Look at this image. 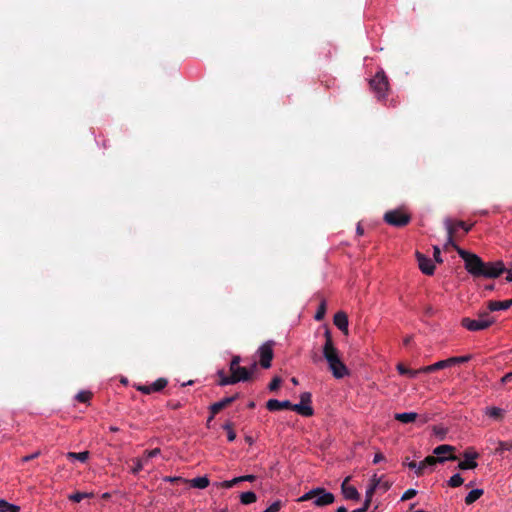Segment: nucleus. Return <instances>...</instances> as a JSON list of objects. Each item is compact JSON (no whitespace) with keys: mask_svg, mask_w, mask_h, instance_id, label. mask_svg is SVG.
I'll return each instance as SVG.
<instances>
[{"mask_svg":"<svg viewBox=\"0 0 512 512\" xmlns=\"http://www.w3.org/2000/svg\"><path fill=\"white\" fill-rule=\"evenodd\" d=\"M457 253L463 259L467 272L474 278H497L505 271L502 261L486 263L478 255L462 248H457Z\"/></svg>","mask_w":512,"mask_h":512,"instance_id":"nucleus-1","label":"nucleus"},{"mask_svg":"<svg viewBox=\"0 0 512 512\" xmlns=\"http://www.w3.org/2000/svg\"><path fill=\"white\" fill-rule=\"evenodd\" d=\"M324 337L325 343L322 348V353L328 364L329 370L336 379L344 378L349 375V370L340 358L339 351L334 345L329 329L325 330Z\"/></svg>","mask_w":512,"mask_h":512,"instance_id":"nucleus-2","label":"nucleus"},{"mask_svg":"<svg viewBox=\"0 0 512 512\" xmlns=\"http://www.w3.org/2000/svg\"><path fill=\"white\" fill-rule=\"evenodd\" d=\"M312 499H314L313 503L315 506L323 507L334 503L335 496L331 492H327L324 488L317 487L302 495L298 501L304 502Z\"/></svg>","mask_w":512,"mask_h":512,"instance_id":"nucleus-3","label":"nucleus"},{"mask_svg":"<svg viewBox=\"0 0 512 512\" xmlns=\"http://www.w3.org/2000/svg\"><path fill=\"white\" fill-rule=\"evenodd\" d=\"M495 322V318L489 315V312L479 314V319L463 318L461 324L469 331H479L490 327Z\"/></svg>","mask_w":512,"mask_h":512,"instance_id":"nucleus-4","label":"nucleus"},{"mask_svg":"<svg viewBox=\"0 0 512 512\" xmlns=\"http://www.w3.org/2000/svg\"><path fill=\"white\" fill-rule=\"evenodd\" d=\"M370 87L378 99H383L386 97L389 90V82L383 70L377 72L375 76L370 80Z\"/></svg>","mask_w":512,"mask_h":512,"instance_id":"nucleus-5","label":"nucleus"},{"mask_svg":"<svg viewBox=\"0 0 512 512\" xmlns=\"http://www.w3.org/2000/svg\"><path fill=\"white\" fill-rule=\"evenodd\" d=\"M384 220L391 226L404 227L410 222L411 216L402 210L395 209L387 211L384 214Z\"/></svg>","mask_w":512,"mask_h":512,"instance_id":"nucleus-6","label":"nucleus"},{"mask_svg":"<svg viewBox=\"0 0 512 512\" xmlns=\"http://www.w3.org/2000/svg\"><path fill=\"white\" fill-rule=\"evenodd\" d=\"M447 460H457V456L455 455H450V456H447V457H435V456H427L423 461H421L419 464H418V469L415 471L417 476H421L424 474V471L427 467H432L434 465H436L437 463H443Z\"/></svg>","mask_w":512,"mask_h":512,"instance_id":"nucleus-7","label":"nucleus"},{"mask_svg":"<svg viewBox=\"0 0 512 512\" xmlns=\"http://www.w3.org/2000/svg\"><path fill=\"white\" fill-rule=\"evenodd\" d=\"M272 346H273V342L268 341V342L264 343L263 345H261L258 349V354L260 357L259 363L264 369H268L271 367V361L274 356Z\"/></svg>","mask_w":512,"mask_h":512,"instance_id":"nucleus-8","label":"nucleus"},{"mask_svg":"<svg viewBox=\"0 0 512 512\" xmlns=\"http://www.w3.org/2000/svg\"><path fill=\"white\" fill-rule=\"evenodd\" d=\"M463 457L464 460L460 461L458 464L460 470L475 469L478 466L475 460L479 457V454L472 448L466 449L463 453Z\"/></svg>","mask_w":512,"mask_h":512,"instance_id":"nucleus-9","label":"nucleus"},{"mask_svg":"<svg viewBox=\"0 0 512 512\" xmlns=\"http://www.w3.org/2000/svg\"><path fill=\"white\" fill-rule=\"evenodd\" d=\"M416 258L418 261V265L422 273L426 275H433L435 271V265L432 260L426 257L424 254L420 252H416Z\"/></svg>","mask_w":512,"mask_h":512,"instance_id":"nucleus-10","label":"nucleus"},{"mask_svg":"<svg viewBox=\"0 0 512 512\" xmlns=\"http://www.w3.org/2000/svg\"><path fill=\"white\" fill-rule=\"evenodd\" d=\"M239 394L236 393L232 396H229V397H225L223 398L222 400L218 401V402H215L213 403L211 406H210V413H212V417H214L216 414H218L221 410H223L224 408L228 407L230 404H232L237 398H238Z\"/></svg>","mask_w":512,"mask_h":512,"instance_id":"nucleus-11","label":"nucleus"},{"mask_svg":"<svg viewBox=\"0 0 512 512\" xmlns=\"http://www.w3.org/2000/svg\"><path fill=\"white\" fill-rule=\"evenodd\" d=\"M230 375L235 379L236 383L238 382H246L251 380V371L246 367L237 366L234 368H230Z\"/></svg>","mask_w":512,"mask_h":512,"instance_id":"nucleus-12","label":"nucleus"},{"mask_svg":"<svg viewBox=\"0 0 512 512\" xmlns=\"http://www.w3.org/2000/svg\"><path fill=\"white\" fill-rule=\"evenodd\" d=\"M349 480H350V477L348 476L342 482V485H341L342 494L346 499L358 501L360 499V494L354 486L348 485Z\"/></svg>","mask_w":512,"mask_h":512,"instance_id":"nucleus-13","label":"nucleus"},{"mask_svg":"<svg viewBox=\"0 0 512 512\" xmlns=\"http://www.w3.org/2000/svg\"><path fill=\"white\" fill-rule=\"evenodd\" d=\"M333 322L335 326L341 330L345 335L348 334V317L346 313L340 311L334 315Z\"/></svg>","mask_w":512,"mask_h":512,"instance_id":"nucleus-14","label":"nucleus"},{"mask_svg":"<svg viewBox=\"0 0 512 512\" xmlns=\"http://www.w3.org/2000/svg\"><path fill=\"white\" fill-rule=\"evenodd\" d=\"M292 403L289 400L279 401L277 399H270L266 403V408L273 412L282 409H290L291 410Z\"/></svg>","mask_w":512,"mask_h":512,"instance_id":"nucleus-15","label":"nucleus"},{"mask_svg":"<svg viewBox=\"0 0 512 512\" xmlns=\"http://www.w3.org/2000/svg\"><path fill=\"white\" fill-rule=\"evenodd\" d=\"M512 307V298L504 301H489L487 303V308L490 312L499 311V310H507Z\"/></svg>","mask_w":512,"mask_h":512,"instance_id":"nucleus-16","label":"nucleus"},{"mask_svg":"<svg viewBox=\"0 0 512 512\" xmlns=\"http://www.w3.org/2000/svg\"><path fill=\"white\" fill-rule=\"evenodd\" d=\"M291 410L297 412L304 417H310L314 414V409L311 405H303L301 403L292 404Z\"/></svg>","mask_w":512,"mask_h":512,"instance_id":"nucleus-17","label":"nucleus"},{"mask_svg":"<svg viewBox=\"0 0 512 512\" xmlns=\"http://www.w3.org/2000/svg\"><path fill=\"white\" fill-rule=\"evenodd\" d=\"M380 485V478L377 477V475H373V477L370 480V485L366 490L365 499H369L370 502L372 501V497L376 491V489Z\"/></svg>","mask_w":512,"mask_h":512,"instance_id":"nucleus-18","label":"nucleus"},{"mask_svg":"<svg viewBox=\"0 0 512 512\" xmlns=\"http://www.w3.org/2000/svg\"><path fill=\"white\" fill-rule=\"evenodd\" d=\"M455 450H456V448L454 446L443 444V445L437 446L434 449L433 453L435 455H437V457H445L444 456L445 454H449L448 456L454 455L453 453Z\"/></svg>","mask_w":512,"mask_h":512,"instance_id":"nucleus-19","label":"nucleus"},{"mask_svg":"<svg viewBox=\"0 0 512 512\" xmlns=\"http://www.w3.org/2000/svg\"><path fill=\"white\" fill-rule=\"evenodd\" d=\"M417 417L418 414L415 412L395 414V419L404 424L414 422L417 419Z\"/></svg>","mask_w":512,"mask_h":512,"instance_id":"nucleus-20","label":"nucleus"},{"mask_svg":"<svg viewBox=\"0 0 512 512\" xmlns=\"http://www.w3.org/2000/svg\"><path fill=\"white\" fill-rule=\"evenodd\" d=\"M191 487L198 489H205L209 486V479L206 476L196 477L188 481Z\"/></svg>","mask_w":512,"mask_h":512,"instance_id":"nucleus-21","label":"nucleus"},{"mask_svg":"<svg viewBox=\"0 0 512 512\" xmlns=\"http://www.w3.org/2000/svg\"><path fill=\"white\" fill-rule=\"evenodd\" d=\"M447 367H448V363H447V360L445 359V360L438 361L432 365L422 367L421 371H422V373H431V372H434V371H437L440 369H444Z\"/></svg>","mask_w":512,"mask_h":512,"instance_id":"nucleus-22","label":"nucleus"},{"mask_svg":"<svg viewBox=\"0 0 512 512\" xmlns=\"http://www.w3.org/2000/svg\"><path fill=\"white\" fill-rule=\"evenodd\" d=\"M397 370L401 375H407L410 378H415L418 374L422 373L421 368L417 370L409 369L402 363L397 365Z\"/></svg>","mask_w":512,"mask_h":512,"instance_id":"nucleus-23","label":"nucleus"},{"mask_svg":"<svg viewBox=\"0 0 512 512\" xmlns=\"http://www.w3.org/2000/svg\"><path fill=\"white\" fill-rule=\"evenodd\" d=\"M483 493H484V491L482 489L471 490L465 497V503L467 505L473 504L475 501H477L483 495Z\"/></svg>","mask_w":512,"mask_h":512,"instance_id":"nucleus-24","label":"nucleus"},{"mask_svg":"<svg viewBox=\"0 0 512 512\" xmlns=\"http://www.w3.org/2000/svg\"><path fill=\"white\" fill-rule=\"evenodd\" d=\"M218 377H219V381H218V384L220 386H226V385H232V384H236V381L234 378H232L231 375L227 376L225 374V372L223 370H219L218 373H217Z\"/></svg>","mask_w":512,"mask_h":512,"instance_id":"nucleus-25","label":"nucleus"},{"mask_svg":"<svg viewBox=\"0 0 512 512\" xmlns=\"http://www.w3.org/2000/svg\"><path fill=\"white\" fill-rule=\"evenodd\" d=\"M257 496L253 491H247L240 494V502L244 505H249L256 502Z\"/></svg>","mask_w":512,"mask_h":512,"instance_id":"nucleus-26","label":"nucleus"},{"mask_svg":"<svg viewBox=\"0 0 512 512\" xmlns=\"http://www.w3.org/2000/svg\"><path fill=\"white\" fill-rule=\"evenodd\" d=\"M0 512H20V507L7 502L4 499L0 500Z\"/></svg>","mask_w":512,"mask_h":512,"instance_id":"nucleus-27","label":"nucleus"},{"mask_svg":"<svg viewBox=\"0 0 512 512\" xmlns=\"http://www.w3.org/2000/svg\"><path fill=\"white\" fill-rule=\"evenodd\" d=\"M94 496L93 493L87 492H75L68 496V499L74 503H79L85 498H92Z\"/></svg>","mask_w":512,"mask_h":512,"instance_id":"nucleus-28","label":"nucleus"},{"mask_svg":"<svg viewBox=\"0 0 512 512\" xmlns=\"http://www.w3.org/2000/svg\"><path fill=\"white\" fill-rule=\"evenodd\" d=\"M89 451H83V452H79V453H76V452H68L66 454V457L67 459L71 460V459H77L81 462H86L89 458Z\"/></svg>","mask_w":512,"mask_h":512,"instance_id":"nucleus-29","label":"nucleus"},{"mask_svg":"<svg viewBox=\"0 0 512 512\" xmlns=\"http://www.w3.org/2000/svg\"><path fill=\"white\" fill-rule=\"evenodd\" d=\"M470 359H471V355H465V356L450 357V358H448L446 360H447V363H448V367H451L453 365L466 363Z\"/></svg>","mask_w":512,"mask_h":512,"instance_id":"nucleus-30","label":"nucleus"},{"mask_svg":"<svg viewBox=\"0 0 512 512\" xmlns=\"http://www.w3.org/2000/svg\"><path fill=\"white\" fill-rule=\"evenodd\" d=\"M486 414L493 419L501 420L504 416V410L498 407H490Z\"/></svg>","mask_w":512,"mask_h":512,"instance_id":"nucleus-31","label":"nucleus"},{"mask_svg":"<svg viewBox=\"0 0 512 512\" xmlns=\"http://www.w3.org/2000/svg\"><path fill=\"white\" fill-rule=\"evenodd\" d=\"M444 224L447 230V235L449 237L455 238L458 229V227L455 225V222L452 221L450 218H446Z\"/></svg>","mask_w":512,"mask_h":512,"instance_id":"nucleus-32","label":"nucleus"},{"mask_svg":"<svg viewBox=\"0 0 512 512\" xmlns=\"http://www.w3.org/2000/svg\"><path fill=\"white\" fill-rule=\"evenodd\" d=\"M168 384L167 379L165 378H158L155 382L151 384V389L153 392H159L162 389H164Z\"/></svg>","mask_w":512,"mask_h":512,"instance_id":"nucleus-33","label":"nucleus"},{"mask_svg":"<svg viewBox=\"0 0 512 512\" xmlns=\"http://www.w3.org/2000/svg\"><path fill=\"white\" fill-rule=\"evenodd\" d=\"M233 423L228 421L223 425V429L227 431V439L232 442L236 439V433L233 429Z\"/></svg>","mask_w":512,"mask_h":512,"instance_id":"nucleus-34","label":"nucleus"},{"mask_svg":"<svg viewBox=\"0 0 512 512\" xmlns=\"http://www.w3.org/2000/svg\"><path fill=\"white\" fill-rule=\"evenodd\" d=\"M512 449V442L508 441H499L498 446L495 449V454L502 455L504 451H508Z\"/></svg>","mask_w":512,"mask_h":512,"instance_id":"nucleus-35","label":"nucleus"},{"mask_svg":"<svg viewBox=\"0 0 512 512\" xmlns=\"http://www.w3.org/2000/svg\"><path fill=\"white\" fill-rule=\"evenodd\" d=\"M463 482H464V479L461 477V475H460V474H458V473H457V474H454V475L449 479V481H448V485H449L450 487L455 488V487H459V486H461V485L463 484Z\"/></svg>","mask_w":512,"mask_h":512,"instance_id":"nucleus-36","label":"nucleus"},{"mask_svg":"<svg viewBox=\"0 0 512 512\" xmlns=\"http://www.w3.org/2000/svg\"><path fill=\"white\" fill-rule=\"evenodd\" d=\"M325 313H326V302H325V300H322L321 303L319 304V307L314 316L315 320L321 321L324 318Z\"/></svg>","mask_w":512,"mask_h":512,"instance_id":"nucleus-37","label":"nucleus"},{"mask_svg":"<svg viewBox=\"0 0 512 512\" xmlns=\"http://www.w3.org/2000/svg\"><path fill=\"white\" fill-rule=\"evenodd\" d=\"M92 397V393L90 391H80L76 395V399L81 403H88Z\"/></svg>","mask_w":512,"mask_h":512,"instance_id":"nucleus-38","label":"nucleus"},{"mask_svg":"<svg viewBox=\"0 0 512 512\" xmlns=\"http://www.w3.org/2000/svg\"><path fill=\"white\" fill-rule=\"evenodd\" d=\"M135 462V465L134 467L132 468L131 472L134 474V475H137L144 467V463H146L145 459H135L134 460Z\"/></svg>","mask_w":512,"mask_h":512,"instance_id":"nucleus-39","label":"nucleus"},{"mask_svg":"<svg viewBox=\"0 0 512 512\" xmlns=\"http://www.w3.org/2000/svg\"><path fill=\"white\" fill-rule=\"evenodd\" d=\"M281 378L280 377H274L271 382L269 383L268 385V389L271 391V392H274V391H277L281 385Z\"/></svg>","mask_w":512,"mask_h":512,"instance_id":"nucleus-40","label":"nucleus"},{"mask_svg":"<svg viewBox=\"0 0 512 512\" xmlns=\"http://www.w3.org/2000/svg\"><path fill=\"white\" fill-rule=\"evenodd\" d=\"M312 395L310 392H303L300 395V403L303 405H311Z\"/></svg>","mask_w":512,"mask_h":512,"instance_id":"nucleus-41","label":"nucleus"},{"mask_svg":"<svg viewBox=\"0 0 512 512\" xmlns=\"http://www.w3.org/2000/svg\"><path fill=\"white\" fill-rule=\"evenodd\" d=\"M417 495V491L415 489H408L406 490L402 497H401V501H407V500H410L412 499L413 497H415Z\"/></svg>","mask_w":512,"mask_h":512,"instance_id":"nucleus-42","label":"nucleus"},{"mask_svg":"<svg viewBox=\"0 0 512 512\" xmlns=\"http://www.w3.org/2000/svg\"><path fill=\"white\" fill-rule=\"evenodd\" d=\"M160 452H161V450L159 448H154L152 450L145 451V454H144L145 461L147 462L149 459L156 457L157 455L160 454Z\"/></svg>","mask_w":512,"mask_h":512,"instance_id":"nucleus-43","label":"nucleus"},{"mask_svg":"<svg viewBox=\"0 0 512 512\" xmlns=\"http://www.w3.org/2000/svg\"><path fill=\"white\" fill-rule=\"evenodd\" d=\"M282 501L277 500L273 502L267 509H265L266 512H278L282 507Z\"/></svg>","mask_w":512,"mask_h":512,"instance_id":"nucleus-44","label":"nucleus"},{"mask_svg":"<svg viewBox=\"0 0 512 512\" xmlns=\"http://www.w3.org/2000/svg\"><path fill=\"white\" fill-rule=\"evenodd\" d=\"M239 482H240L239 477H236V478H233L232 480L223 481L222 483H220V486L228 489V488H232L234 485L238 484Z\"/></svg>","mask_w":512,"mask_h":512,"instance_id":"nucleus-45","label":"nucleus"},{"mask_svg":"<svg viewBox=\"0 0 512 512\" xmlns=\"http://www.w3.org/2000/svg\"><path fill=\"white\" fill-rule=\"evenodd\" d=\"M163 480L165 482H170V483L187 482V480L183 479L182 477H178V476H166V477H164Z\"/></svg>","mask_w":512,"mask_h":512,"instance_id":"nucleus-46","label":"nucleus"},{"mask_svg":"<svg viewBox=\"0 0 512 512\" xmlns=\"http://www.w3.org/2000/svg\"><path fill=\"white\" fill-rule=\"evenodd\" d=\"M455 222V225L458 227V228H461L464 230L465 233H468L471 229H472V224L471 225H468L466 224L464 221H454Z\"/></svg>","mask_w":512,"mask_h":512,"instance_id":"nucleus-47","label":"nucleus"},{"mask_svg":"<svg viewBox=\"0 0 512 512\" xmlns=\"http://www.w3.org/2000/svg\"><path fill=\"white\" fill-rule=\"evenodd\" d=\"M433 256H434V259L437 263H442L443 260L441 258V251H440V248L438 246H434L433 247Z\"/></svg>","mask_w":512,"mask_h":512,"instance_id":"nucleus-48","label":"nucleus"},{"mask_svg":"<svg viewBox=\"0 0 512 512\" xmlns=\"http://www.w3.org/2000/svg\"><path fill=\"white\" fill-rule=\"evenodd\" d=\"M450 246H451V247H453L456 251H457V248H460V247L456 244V242H455V238H453V237H449V236H448V237H447V241H446V243H445V245H444V248H445V249H447V248H448V247H450Z\"/></svg>","mask_w":512,"mask_h":512,"instance_id":"nucleus-49","label":"nucleus"},{"mask_svg":"<svg viewBox=\"0 0 512 512\" xmlns=\"http://www.w3.org/2000/svg\"><path fill=\"white\" fill-rule=\"evenodd\" d=\"M370 504H371L370 500L369 499H365L364 504L362 505V507L357 508V509H355V510H353L351 512H367V510L370 507Z\"/></svg>","mask_w":512,"mask_h":512,"instance_id":"nucleus-50","label":"nucleus"},{"mask_svg":"<svg viewBox=\"0 0 512 512\" xmlns=\"http://www.w3.org/2000/svg\"><path fill=\"white\" fill-rule=\"evenodd\" d=\"M240 362H241V357L240 356H238V355L233 356V358L231 359V362H230L229 369L237 367V366H240Z\"/></svg>","mask_w":512,"mask_h":512,"instance_id":"nucleus-51","label":"nucleus"},{"mask_svg":"<svg viewBox=\"0 0 512 512\" xmlns=\"http://www.w3.org/2000/svg\"><path fill=\"white\" fill-rule=\"evenodd\" d=\"M137 390L142 392V393H144V394H150V393L153 392V390L151 389V384L150 385L138 386Z\"/></svg>","mask_w":512,"mask_h":512,"instance_id":"nucleus-52","label":"nucleus"},{"mask_svg":"<svg viewBox=\"0 0 512 512\" xmlns=\"http://www.w3.org/2000/svg\"><path fill=\"white\" fill-rule=\"evenodd\" d=\"M39 455H40V452L37 451V452H35L33 454L26 455V456L22 457L21 461L22 462H28V461H31V460L37 458Z\"/></svg>","mask_w":512,"mask_h":512,"instance_id":"nucleus-53","label":"nucleus"},{"mask_svg":"<svg viewBox=\"0 0 512 512\" xmlns=\"http://www.w3.org/2000/svg\"><path fill=\"white\" fill-rule=\"evenodd\" d=\"M167 406H168L169 408L173 409V410H176V409L181 408V407H182V404H181V402H179V401H169V402L167 403Z\"/></svg>","mask_w":512,"mask_h":512,"instance_id":"nucleus-54","label":"nucleus"},{"mask_svg":"<svg viewBox=\"0 0 512 512\" xmlns=\"http://www.w3.org/2000/svg\"><path fill=\"white\" fill-rule=\"evenodd\" d=\"M409 458L407 457L405 459V462H404V465H407L410 469H415L417 470L418 469V464L415 462V461H408Z\"/></svg>","mask_w":512,"mask_h":512,"instance_id":"nucleus-55","label":"nucleus"},{"mask_svg":"<svg viewBox=\"0 0 512 512\" xmlns=\"http://www.w3.org/2000/svg\"><path fill=\"white\" fill-rule=\"evenodd\" d=\"M255 479H256L255 475H244V476L239 477L240 482H242V481L253 482V481H255Z\"/></svg>","mask_w":512,"mask_h":512,"instance_id":"nucleus-56","label":"nucleus"},{"mask_svg":"<svg viewBox=\"0 0 512 512\" xmlns=\"http://www.w3.org/2000/svg\"><path fill=\"white\" fill-rule=\"evenodd\" d=\"M512 381V372H509L507 374H505L502 378H501V383L502 384H507L509 382Z\"/></svg>","mask_w":512,"mask_h":512,"instance_id":"nucleus-57","label":"nucleus"},{"mask_svg":"<svg viewBox=\"0 0 512 512\" xmlns=\"http://www.w3.org/2000/svg\"><path fill=\"white\" fill-rule=\"evenodd\" d=\"M434 431H435V434H436V435H439V436H440V439H441V440H443V439H444V436H445V433H446V432H445V430H444L443 428H439V429H438L437 427H435V428H434Z\"/></svg>","mask_w":512,"mask_h":512,"instance_id":"nucleus-58","label":"nucleus"},{"mask_svg":"<svg viewBox=\"0 0 512 512\" xmlns=\"http://www.w3.org/2000/svg\"><path fill=\"white\" fill-rule=\"evenodd\" d=\"M383 459H384L383 454H381V453H377V454H375V456H374L373 463L377 464V463H379L380 461H382Z\"/></svg>","mask_w":512,"mask_h":512,"instance_id":"nucleus-59","label":"nucleus"},{"mask_svg":"<svg viewBox=\"0 0 512 512\" xmlns=\"http://www.w3.org/2000/svg\"><path fill=\"white\" fill-rule=\"evenodd\" d=\"M380 488H382L385 492L388 491L391 487V484L389 482H383L381 483L380 482V485H379Z\"/></svg>","mask_w":512,"mask_h":512,"instance_id":"nucleus-60","label":"nucleus"},{"mask_svg":"<svg viewBox=\"0 0 512 512\" xmlns=\"http://www.w3.org/2000/svg\"><path fill=\"white\" fill-rule=\"evenodd\" d=\"M258 369V363L254 362L251 364V366L248 368L249 371H251V376L257 371Z\"/></svg>","mask_w":512,"mask_h":512,"instance_id":"nucleus-61","label":"nucleus"},{"mask_svg":"<svg viewBox=\"0 0 512 512\" xmlns=\"http://www.w3.org/2000/svg\"><path fill=\"white\" fill-rule=\"evenodd\" d=\"M356 233L360 236L363 235V233H364V230L360 224H358V226L356 228Z\"/></svg>","mask_w":512,"mask_h":512,"instance_id":"nucleus-62","label":"nucleus"},{"mask_svg":"<svg viewBox=\"0 0 512 512\" xmlns=\"http://www.w3.org/2000/svg\"><path fill=\"white\" fill-rule=\"evenodd\" d=\"M506 281L507 282H512V271L508 272V275L506 276Z\"/></svg>","mask_w":512,"mask_h":512,"instance_id":"nucleus-63","label":"nucleus"},{"mask_svg":"<svg viewBox=\"0 0 512 512\" xmlns=\"http://www.w3.org/2000/svg\"><path fill=\"white\" fill-rule=\"evenodd\" d=\"M336 512H348V511H347V508H346V507L341 506V507H339V508L336 510Z\"/></svg>","mask_w":512,"mask_h":512,"instance_id":"nucleus-64","label":"nucleus"}]
</instances>
